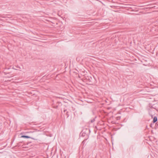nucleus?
<instances>
[{
	"instance_id": "1",
	"label": "nucleus",
	"mask_w": 158,
	"mask_h": 158,
	"mask_svg": "<svg viewBox=\"0 0 158 158\" xmlns=\"http://www.w3.org/2000/svg\"><path fill=\"white\" fill-rule=\"evenodd\" d=\"M22 138H31V139H33L34 140H37V139H34L33 138L30 137V136H28L27 135H23L21 136Z\"/></svg>"
},
{
	"instance_id": "4",
	"label": "nucleus",
	"mask_w": 158,
	"mask_h": 158,
	"mask_svg": "<svg viewBox=\"0 0 158 158\" xmlns=\"http://www.w3.org/2000/svg\"><path fill=\"white\" fill-rule=\"evenodd\" d=\"M94 121V119L93 120H91V122L93 123Z\"/></svg>"
},
{
	"instance_id": "2",
	"label": "nucleus",
	"mask_w": 158,
	"mask_h": 158,
	"mask_svg": "<svg viewBox=\"0 0 158 158\" xmlns=\"http://www.w3.org/2000/svg\"><path fill=\"white\" fill-rule=\"evenodd\" d=\"M157 121V117H154L153 118V121H152V123H154L155 122H156Z\"/></svg>"
},
{
	"instance_id": "5",
	"label": "nucleus",
	"mask_w": 158,
	"mask_h": 158,
	"mask_svg": "<svg viewBox=\"0 0 158 158\" xmlns=\"http://www.w3.org/2000/svg\"><path fill=\"white\" fill-rule=\"evenodd\" d=\"M8 77H11V76H8Z\"/></svg>"
},
{
	"instance_id": "6",
	"label": "nucleus",
	"mask_w": 158,
	"mask_h": 158,
	"mask_svg": "<svg viewBox=\"0 0 158 158\" xmlns=\"http://www.w3.org/2000/svg\"><path fill=\"white\" fill-rule=\"evenodd\" d=\"M9 69V68H8L7 69Z\"/></svg>"
},
{
	"instance_id": "7",
	"label": "nucleus",
	"mask_w": 158,
	"mask_h": 158,
	"mask_svg": "<svg viewBox=\"0 0 158 158\" xmlns=\"http://www.w3.org/2000/svg\"><path fill=\"white\" fill-rule=\"evenodd\" d=\"M13 75V74H11V75Z\"/></svg>"
},
{
	"instance_id": "3",
	"label": "nucleus",
	"mask_w": 158,
	"mask_h": 158,
	"mask_svg": "<svg viewBox=\"0 0 158 158\" xmlns=\"http://www.w3.org/2000/svg\"><path fill=\"white\" fill-rule=\"evenodd\" d=\"M10 73H6V72H4V73H5V74H6H6H10Z\"/></svg>"
}]
</instances>
